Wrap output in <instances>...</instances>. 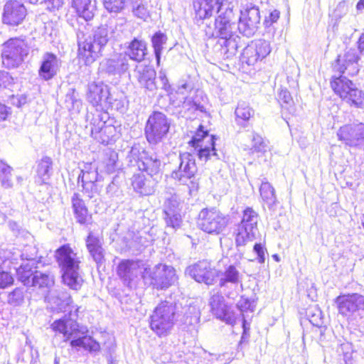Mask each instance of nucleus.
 <instances>
[{
  "label": "nucleus",
  "mask_w": 364,
  "mask_h": 364,
  "mask_svg": "<svg viewBox=\"0 0 364 364\" xmlns=\"http://www.w3.org/2000/svg\"><path fill=\"white\" fill-rule=\"evenodd\" d=\"M124 21L122 18L118 19L114 24L110 21L109 23L102 25L83 41L78 36L79 58L87 65L93 63L102 55L101 52L110 38H120Z\"/></svg>",
  "instance_id": "1"
},
{
  "label": "nucleus",
  "mask_w": 364,
  "mask_h": 364,
  "mask_svg": "<svg viewBox=\"0 0 364 364\" xmlns=\"http://www.w3.org/2000/svg\"><path fill=\"white\" fill-rule=\"evenodd\" d=\"M56 261L62 272L63 283L74 290L81 288L83 283L80 272V260L69 245H63L55 251Z\"/></svg>",
  "instance_id": "2"
},
{
  "label": "nucleus",
  "mask_w": 364,
  "mask_h": 364,
  "mask_svg": "<svg viewBox=\"0 0 364 364\" xmlns=\"http://www.w3.org/2000/svg\"><path fill=\"white\" fill-rule=\"evenodd\" d=\"M170 103L174 107L181 108V113L195 112H204L205 108L204 102L205 99L200 90H193L190 83L184 82L178 86L175 92L169 95Z\"/></svg>",
  "instance_id": "3"
},
{
  "label": "nucleus",
  "mask_w": 364,
  "mask_h": 364,
  "mask_svg": "<svg viewBox=\"0 0 364 364\" xmlns=\"http://www.w3.org/2000/svg\"><path fill=\"white\" fill-rule=\"evenodd\" d=\"M178 305L169 301H164L159 304L149 317L151 329L159 337L168 336L176 321Z\"/></svg>",
  "instance_id": "4"
},
{
  "label": "nucleus",
  "mask_w": 364,
  "mask_h": 364,
  "mask_svg": "<svg viewBox=\"0 0 364 364\" xmlns=\"http://www.w3.org/2000/svg\"><path fill=\"white\" fill-rule=\"evenodd\" d=\"M127 159L131 166H136L138 171L158 177L161 171V161L155 153L141 149L139 146L132 147Z\"/></svg>",
  "instance_id": "5"
},
{
  "label": "nucleus",
  "mask_w": 364,
  "mask_h": 364,
  "mask_svg": "<svg viewBox=\"0 0 364 364\" xmlns=\"http://www.w3.org/2000/svg\"><path fill=\"white\" fill-rule=\"evenodd\" d=\"M228 223V215L215 208H203L198 214L199 228L210 235H220L225 230Z\"/></svg>",
  "instance_id": "6"
},
{
  "label": "nucleus",
  "mask_w": 364,
  "mask_h": 364,
  "mask_svg": "<svg viewBox=\"0 0 364 364\" xmlns=\"http://www.w3.org/2000/svg\"><path fill=\"white\" fill-rule=\"evenodd\" d=\"M331 86L336 94L341 99L356 107L364 105V92L358 89L355 85L346 77L333 75Z\"/></svg>",
  "instance_id": "7"
},
{
  "label": "nucleus",
  "mask_w": 364,
  "mask_h": 364,
  "mask_svg": "<svg viewBox=\"0 0 364 364\" xmlns=\"http://www.w3.org/2000/svg\"><path fill=\"white\" fill-rule=\"evenodd\" d=\"M80 307L72 306L68 315L53 321L50 325L51 329L55 332L63 334L65 341L71 338L74 339L81 332L82 334L87 331V327L80 326L77 322Z\"/></svg>",
  "instance_id": "8"
},
{
  "label": "nucleus",
  "mask_w": 364,
  "mask_h": 364,
  "mask_svg": "<svg viewBox=\"0 0 364 364\" xmlns=\"http://www.w3.org/2000/svg\"><path fill=\"white\" fill-rule=\"evenodd\" d=\"M189 144L197 151L198 159L204 162L215 157L218 159V156L215 148V137L214 135H209L207 130L200 125L189 141Z\"/></svg>",
  "instance_id": "9"
},
{
  "label": "nucleus",
  "mask_w": 364,
  "mask_h": 364,
  "mask_svg": "<svg viewBox=\"0 0 364 364\" xmlns=\"http://www.w3.org/2000/svg\"><path fill=\"white\" fill-rule=\"evenodd\" d=\"M259 215L252 208L244 210L242 218L237 225L235 242L237 246H243L248 241L256 237L258 232L257 223Z\"/></svg>",
  "instance_id": "10"
},
{
  "label": "nucleus",
  "mask_w": 364,
  "mask_h": 364,
  "mask_svg": "<svg viewBox=\"0 0 364 364\" xmlns=\"http://www.w3.org/2000/svg\"><path fill=\"white\" fill-rule=\"evenodd\" d=\"M2 46V63L7 68H17L28 54L26 43L20 38H11Z\"/></svg>",
  "instance_id": "11"
},
{
  "label": "nucleus",
  "mask_w": 364,
  "mask_h": 364,
  "mask_svg": "<svg viewBox=\"0 0 364 364\" xmlns=\"http://www.w3.org/2000/svg\"><path fill=\"white\" fill-rule=\"evenodd\" d=\"M240 17L237 28L242 34L247 37L252 36L257 31L260 23L259 8L252 3L244 4L240 0Z\"/></svg>",
  "instance_id": "12"
},
{
  "label": "nucleus",
  "mask_w": 364,
  "mask_h": 364,
  "mask_svg": "<svg viewBox=\"0 0 364 364\" xmlns=\"http://www.w3.org/2000/svg\"><path fill=\"white\" fill-rule=\"evenodd\" d=\"M143 277L144 279H149L150 284L156 289H168L177 279L174 268L164 264H158L146 270Z\"/></svg>",
  "instance_id": "13"
},
{
  "label": "nucleus",
  "mask_w": 364,
  "mask_h": 364,
  "mask_svg": "<svg viewBox=\"0 0 364 364\" xmlns=\"http://www.w3.org/2000/svg\"><path fill=\"white\" fill-rule=\"evenodd\" d=\"M170 120L164 113L154 112L149 117L146 127L145 135L150 144H157L165 137L170 128Z\"/></svg>",
  "instance_id": "14"
},
{
  "label": "nucleus",
  "mask_w": 364,
  "mask_h": 364,
  "mask_svg": "<svg viewBox=\"0 0 364 364\" xmlns=\"http://www.w3.org/2000/svg\"><path fill=\"white\" fill-rule=\"evenodd\" d=\"M179 159L178 168L172 171L171 178L178 180L182 184H186L190 181L191 183L190 188L197 189L198 183L193 181L197 172L194 156L188 152H184L180 154Z\"/></svg>",
  "instance_id": "15"
},
{
  "label": "nucleus",
  "mask_w": 364,
  "mask_h": 364,
  "mask_svg": "<svg viewBox=\"0 0 364 364\" xmlns=\"http://www.w3.org/2000/svg\"><path fill=\"white\" fill-rule=\"evenodd\" d=\"M235 11L234 6L228 3L225 9L215 18V28L211 36L215 38H228L232 36L235 29Z\"/></svg>",
  "instance_id": "16"
},
{
  "label": "nucleus",
  "mask_w": 364,
  "mask_h": 364,
  "mask_svg": "<svg viewBox=\"0 0 364 364\" xmlns=\"http://www.w3.org/2000/svg\"><path fill=\"white\" fill-rule=\"evenodd\" d=\"M335 303L339 314L350 318L355 313L364 310V295L356 293L340 295L336 298Z\"/></svg>",
  "instance_id": "17"
},
{
  "label": "nucleus",
  "mask_w": 364,
  "mask_h": 364,
  "mask_svg": "<svg viewBox=\"0 0 364 364\" xmlns=\"http://www.w3.org/2000/svg\"><path fill=\"white\" fill-rule=\"evenodd\" d=\"M271 52L269 41L259 39L248 44L242 53L241 60L249 65H253L258 60H261Z\"/></svg>",
  "instance_id": "18"
},
{
  "label": "nucleus",
  "mask_w": 364,
  "mask_h": 364,
  "mask_svg": "<svg viewBox=\"0 0 364 364\" xmlns=\"http://www.w3.org/2000/svg\"><path fill=\"white\" fill-rule=\"evenodd\" d=\"M359 57L355 48H350L343 55H339L333 65V70L339 75L346 73L348 75H355L359 71Z\"/></svg>",
  "instance_id": "19"
},
{
  "label": "nucleus",
  "mask_w": 364,
  "mask_h": 364,
  "mask_svg": "<svg viewBox=\"0 0 364 364\" xmlns=\"http://www.w3.org/2000/svg\"><path fill=\"white\" fill-rule=\"evenodd\" d=\"M27 15V9L23 4L17 0H9L4 6L2 22L9 26H16L21 24Z\"/></svg>",
  "instance_id": "20"
},
{
  "label": "nucleus",
  "mask_w": 364,
  "mask_h": 364,
  "mask_svg": "<svg viewBox=\"0 0 364 364\" xmlns=\"http://www.w3.org/2000/svg\"><path fill=\"white\" fill-rule=\"evenodd\" d=\"M186 274L198 282L211 285L217 277V270L206 260L200 261L186 269Z\"/></svg>",
  "instance_id": "21"
},
{
  "label": "nucleus",
  "mask_w": 364,
  "mask_h": 364,
  "mask_svg": "<svg viewBox=\"0 0 364 364\" xmlns=\"http://www.w3.org/2000/svg\"><path fill=\"white\" fill-rule=\"evenodd\" d=\"M213 314L218 319L227 324L234 325L236 322V316L220 294H213L209 301Z\"/></svg>",
  "instance_id": "22"
},
{
  "label": "nucleus",
  "mask_w": 364,
  "mask_h": 364,
  "mask_svg": "<svg viewBox=\"0 0 364 364\" xmlns=\"http://www.w3.org/2000/svg\"><path fill=\"white\" fill-rule=\"evenodd\" d=\"M156 75L155 70L150 65H136L133 71V77L139 86L150 92L156 90Z\"/></svg>",
  "instance_id": "23"
},
{
  "label": "nucleus",
  "mask_w": 364,
  "mask_h": 364,
  "mask_svg": "<svg viewBox=\"0 0 364 364\" xmlns=\"http://www.w3.org/2000/svg\"><path fill=\"white\" fill-rule=\"evenodd\" d=\"M227 5L223 0H195L193 2L196 17L200 19L210 18L215 13L220 14Z\"/></svg>",
  "instance_id": "24"
},
{
  "label": "nucleus",
  "mask_w": 364,
  "mask_h": 364,
  "mask_svg": "<svg viewBox=\"0 0 364 364\" xmlns=\"http://www.w3.org/2000/svg\"><path fill=\"white\" fill-rule=\"evenodd\" d=\"M140 264L139 260L122 259L117 266V274L125 285L129 286L141 273Z\"/></svg>",
  "instance_id": "25"
},
{
  "label": "nucleus",
  "mask_w": 364,
  "mask_h": 364,
  "mask_svg": "<svg viewBox=\"0 0 364 364\" xmlns=\"http://www.w3.org/2000/svg\"><path fill=\"white\" fill-rule=\"evenodd\" d=\"M157 177L146 176L144 173L139 171L134 173L132 178V186L134 190L141 196H150L155 191L157 183Z\"/></svg>",
  "instance_id": "26"
},
{
  "label": "nucleus",
  "mask_w": 364,
  "mask_h": 364,
  "mask_svg": "<svg viewBox=\"0 0 364 364\" xmlns=\"http://www.w3.org/2000/svg\"><path fill=\"white\" fill-rule=\"evenodd\" d=\"M109 95V88L103 82H92L88 85L87 100L94 107H97L102 102L112 104Z\"/></svg>",
  "instance_id": "27"
},
{
  "label": "nucleus",
  "mask_w": 364,
  "mask_h": 364,
  "mask_svg": "<svg viewBox=\"0 0 364 364\" xmlns=\"http://www.w3.org/2000/svg\"><path fill=\"white\" fill-rule=\"evenodd\" d=\"M60 65L61 61L56 55L47 52L42 57L38 75L44 80H49L57 75Z\"/></svg>",
  "instance_id": "28"
},
{
  "label": "nucleus",
  "mask_w": 364,
  "mask_h": 364,
  "mask_svg": "<svg viewBox=\"0 0 364 364\" xmlns=\"http://www.w3.org/2000/svg\"><path fill=\"white\" fill-rule=\"evenodd\" d=\"M86 246L90 256L97 264H102L105 261V251L102 240L99 237L90 232L86 239Z\"/></svg>",
  "instance_id": "29"
},
{
  "label": "nucleus",
  "mask_w": 364,
  "mask_h": 364,
  "mask_svg": "<svg viewBox=\"0 0 364 364\" xmlns=\"http://www.w3.org/2000/svg\"><path fill=\"white\" fill-rule=\"evenodd\" d=\"M217 277H219V285L221 287H225L228 284L237 285L242 282V274L233 264L225 267L223 271L217 272Z\"/></svg>",
  "instance_id": "30"
},
{
  "label": "nucleus",
  "mask_w": 364,
  "mask_h": 364,
  "mask_svg": "<svg viewBox=\"0 0 364 364\" xmlns=\"http://www.w3.org/2000/svg\"><path fill=\"white\" fill-rule=\"evenodd\" d=\"M146 43L143 40L134 38L128 45L124 51L129 59L136 62H141L146 55Z\"/></svg>",
  "instance_id": "31"
},
{
  "label": "nucleus",
  "mask_w": 364,
  "mask_h": 364,
  "mask_svg": "<svg viewBox=\"0 0 364 364\" xmlns=\"http://www.w3.org/2000/svg\"><path fill=\"white\" fill-rule=\"evenodd\" d=\"M359 124H347L340 128L337 135L341 141L350 146H359Z\"/></svg>",
  "instance_id": "32"
},
{
  "label": "nucleus",
  "mask_w": 364,
  "mask_h": 364,
  "mask_svg": "<svg viewBox=\"0 0 364 364\" xmlns=\"http://www.w3.org/2000/svg\"><path fill=\"white\" fill-rule=\"evenodd\" d=\"M86 333L82 334L81 332L78 333V336L72 339L70 344L73 348L80 347L88 351L90 353H95L100 350V344L95 340L92 336H87Z\"/></svg>",
  "instance_id": "33"
},
{
  "label": "nucleus",
  "mask_w": 364,
  "mask_h": 364,
  "mask_svg": "<svg viewBox=\"0 0 364 364\" xmlns=\"http://www.w3.org/2000/svg\"><path fill=\"white\" fill-rule=\"evenodd\" d=\"M118 134L117 128L112 124H106L99 129L95 130L91 136L102 144H109L115 141Z\"/></svg>",
  "instance_id": "34"
},
{
  "label": "nucleus",
  "mask_w": 364,
  "mask_h": 364,
  "mask_svg": "<svg viewBox=\"0 0 364 364\" xmlns=\"http://www.w3.org/2000/svg\"><path fill=\"white\" fill-rule=\"evenodd\" d=\"M72 5L80 18L89 21L94 17L96 10L95 0H72Z\"/></svg>",
  "instance_id": "35"
},
{
  "label": "nucleus",
  "mask_w": 364,
  "mask_h": 364,
  "mask_svg": "<svg viewBox=\"0 0 364 364\" xmlns=\"http://www.w3.org/2000/svg\"><path fill=\"white\" fill-rule=\"evenodd\" d=\"M72 205L77 223L85 225L91 220V215H88L87 209L83 200L80 198L79 193H74L72 197Z\"/></svg>",
  "instance_id": "36"
},
{
  "label": "nucleus",
  "mask_w": 364,
  "mask_h": 364,
  "mask_svg": "<svg viewBox=\"0 0 364 364\" xmlns=\"http://www.w3.org/2000/svg\"><path fill=\"white\" fill-rule=\"evenodd\" d=\"M248 138L251 141L250 145H245V151H248L250 154H257V156L264 154L268 149V141L263 139L262 136L255 133L251 132L248 134Z\"/></svg>",
  "instance_id": "37"
},
{
  "label": "nucleus",
  "mask_w": 364,
  "mask_h": 364,
  "mask_svg": "<svg viewBox=\"0 0 364 364\" xmlns=\"http://www.w3.org/2000/svg\"><path fill=\"white\" fill-rule=\"evenodd\" d=\"M176 201L169 200L165 204L164 219L168 226L173 228H178L181 223V216L176 209Z\"/></svg>",
  "instance_id": "38"
},
{
  "label": "nucleus",
  "mask_w": 364,
  "mask_h": 364,
  "mask_svg": "<svg viewBox=\"0 0 364 364\" xmlns=\"http://www.w3.org/2000/svg\"><path fill=\"white\" fill-rule=\"evenodd\" d=\"M53 161L49 156L41 159L37 166V182L40 184L48 183L52 173Z\"/></svg>",
  "instance_id": "39"
},
{
  "label": "nucleus",
  "mask_w": 364,
  "mask_h": 364,
  "mask_svg": "<svg viewBox=\"0 0 364 364\" xmlns=\"http://www.w3.org/2000/svg\"><path fill=\"white\" fill-rule=\"evenodd\" d=\"M53 284L54 277L53 275L38 271L34 272L31 286L42 289L44 292H48Z\"/></svg>",
  "instance_id": "40"
},
{
  "label": "nucleus",
  "mask_w": 364,
  "mask_h": 364,
  "mask_svg": "<svg viewBox=\"0 0 364 364\" xmlns=\"http://www.w3.org/2000/svg\"><path fill=\"white\" fill-rule=\"evenodd\" d=\"M259 193L263 202L272 208L277 203V196L274 187L265 178L262 181Z\"/></svg>",
  "instance_id": "41"
},
{
  "label": "nucleus",
  "mask_w": 364,
  "mask_h": 364,
  "mask_svg": "<svg viewBox=\"0 0 364 364\" xmlns=\"http://www.w3.org/2000/svg\"><path fill=\"white\" fill-rule=\"evenodd\" d=\"M108 118V113L102 112L96 110L95 113H87L86 116L87 122L89 124L86 125V129H90V134L95 132V130L99 129L107 124L106 119Z\"/></svg>",
  "instance_id": "42"
},
{
  "label": "nucleus",
  "mask_w": 364,
  "mask_h": 364,
  "mask_svg": "<svg viewBox=\"0 0 364 364\" xmlns=\"http://www.w3.org/2000/svg\"><path fill=\"white\" fill-rule=\"evenodd\" d=\"M167 41V36L161 31L156 32L151 38V43L154 48V55L156 60V63L159 65L161 55L164 50V45Z\"/></svg>",
  "instance_id": "43"
},
{
  "label": "nucleus",
  "mask_w": 364,
  "mask_h": 364,
  "mask_svg": "<svg viewBox=\"0 0 364 364\" xmlns=\"http://www.w3.org/2000/svg\"><path fill=\"white\" fill-rule=\"evenodd\" d=\"M221 53L225 58H230L234 56L237 52V42L236 38L232 36L221 38Z\"/></svg>",
  "instance_id": "44"
},
{
  "label": "nucleus",
  "mask_w": 364,
  "mask_h": 364,
  "mask_svg": "<svg viewBox=\"0 0 364 364\" xmlns=\"http://www.w3.org/2000/svg\"><path fill=\"white\" fill-rule=\"evenodd\" d=\"M98 173L97 168L92 166L90 164L84 165L83 168L77 177V184L85 182H96L97 181Z\"/></svg>",
  "instance_id": "45"
},
{
  "label": "nucleus",
  "mask_w": 364,
  "mask_h": 364,
  "mask_svg": "<svg viewBox=\"0 0 364 364\" xmlns=\"http://www.w3.org/2000/svg\"><path fill=\"white\" fill-rule=\"evenodd\" d=\"M13 168L4 161H0V182L4 188H10L13 186L12 174Z\"/></svg>",
  "instance_id": "46"
},
{
  "label": "nucleus",
  "mask_w": 364,
  "mask_h": 364,
  "mask_svg": "<svg viewBox=\"0 0 364 364\" xmlns=\"http://www.w3.org/2000/svg\"><path fill=\"white\" fill-rule=\"evenodd\" d=\"M236 121L238 124H242L250 119L253 115L254 111L245 102H240L235 111Z\"/></svg>",
  "instance_id": "47"
},
{
  "label": "nucleus",
  "mask_w": 364,
  "mask_h": 364,
  "mask_svg": "<svg viewBox=\"0 0 364 364\" xmlns=\"http://www.w3.org/2000/svg\"><path fill=\"white\" fill-rule=\"evenodd\" d=\"M18 279L26 286H31L34 272L28 264H21L16 270Z\"/></svg>",
  "instance_id": "48"
},
{
  "label": "nucleus",
  "mask_w": 364,
  "mask_h": 364,
  "mask_svg": "<svg viewBox=\"0 0 364 364\" xmlns=\"http://www.w3.org/2000/svg\"><path fill=\"white\" fill-rule=\"evenodd\" d=\"M65 106L68 109H76L77 111L82 107V102L78 97L75 89H70L65 95Z\"/></svg>",
  "instance_id": "49"
},
{
  "label": "nucleus",
  "mask_w": 364,
  "mask_h": 364,
  "mask_svg": "<svg viewBox=\"0 0 364 364\" xmlns=\"http://www.w3.org/2000/svg\"><path fill=\"white\" fill-rule=\"evenodd\" d=\"M118 154L114 151H109L106 154L105 159V168L108 173H114L118 168Z\"/></svg>",
  "instance_id": "50"
},
{
  "label": "nucleus",
  "mask_w": 364,
  "mask_h": 364,
  "mask_svg": "<svg viewBox=\"0 0 364 364\" xmlns=\"http://www.w3.org/2000/svg\"><path fill=\"white\" fill-rule=\"evenodd\" d=\"M113 60L115 61L117 75H122L129 70V60L124 53L117 55Z\"/></svg>",
  "instance_id": "51"
},
{
  "label": "nucleus",
  "mask_w": 364,
  "mask_h": 364,
  "mask_svg": "<svg viewBox=\"0 0 364 364\" xmlns=\"http://www.w3.org/2000/svg\"><path fill=\"white\" fill-rule=\"evenodd\" d=\"M126 0H104L105 9L110 13H118L125 7Z\"/></svg>",
  "instance_id": "52"
},
{
  "label": "nucleus",
  "mask_w": 364,
  "mask_h": 364,
  "mask_svg": "<svg viewBox=\"0 0 364 364\" xmlns=\"http://www.w3.org/2000/svg\"><path fill=\"white\" fill-rule=\"evenodd\" d=\"M23 301V291L21 288H16L8 294L7 301L14 306H19Z\"/></svg>",
  "instance_id": "53"
},
{
  "label": "nucleus",
  "mask_w": 364,
  "mask_h": 364,
  "mask_svg": "<svg viewBox=\"0 0 364 364\" xmlns=\"http://www.w3.org/2000/svg\"><path fill=\"white\" fill-rule=\"evenodd\" d=\"M279 101L284 108L289 109L293 105V99L287 89H281L278 95Z\"/></svg>",
  "instance_id": "54"
},
{
  "label": "nucleus",
  "mask_w": 364,
  "mask_h": 364,
  "mask_svg": "<svg viewBox=\"0 0 364 364\" xmlns=\"http://www.w3.org/2000/svg\"><path fill=\"white\" fill-rule=\"evenodd\" d=\"M100 70L109 75H117L115 61L113 58L105 59L100 63Z\"/></svg>",
  "instance_id": "55"
},
{
  "label": "nucleus",
  "mask_w": 364,
  "mask_h": 364,
  "mask_svg": "<svg viewBox=\"0 0 364 364\" xmlns=\"http://www.w3.org/2000/svg\"><path fill=\"white\" fill-rule=\"evenodd\" d=\"M14 277L11 274L5 271L0 266V289H5L14 283Z\"/></svg>",
  "instance_id": "56"
},
{
  "label": "nucleus",
  "mask_w": 364,
  "mask_h": 364,
  "mask_svg": "<svg viewBox=\"0 0 364 364\" xmlns=\"http://www.w3.org/2000/svg\"><path fill=\"white\" fill-rule=\"evenodd\" d=\"M280 17V12L277 9H273L270 11L264 17V26L265 28L271 27L274 23H277Z\"/></svg>",
  "instance_id": "57"
},
{
  "label": "nucleus",
  "mask_w": 364,
  "mask_h": 364,
  "mask_svg": "<svg viewBox=\"0 0 364 364\" xmlns=\"http://www.w3.org/2000/svg\"><path fill=\"white\" fill-rule=\"evenodd\" d=\"M132 11L134 15L137 18L145 20L149 17V11L144 3H139L136 5L132 6Z\"/></svg>",
  "instance_id": "58"
},
{
  "label": "nucleus",
  "mask_w": 364,
  "mask_h": 364,
  "mask_svg": "<svg viewBox=\"0 0 364 364\" xmlns=\"http://www.w3.org/2000/svg\"><path fill=\"white\" fill-rule=\"evenodd\" d=\"M14 83V79L7 72H0V87H9Z\"/></svg>",
  "instance_id": "59"
},
{
  "label": "nucleus",
  "mask_w": 364,
  "mask_h": 364,
  "mask_svg": "<svg viewBox=\"0 0 364 364\" xmlns=\"http://www.w3.org/2000/svg\"><path fill=\"white\" fill-rule=\"evenodd\" d=\"M254 252L257 255V260L259 263H264L266 259V248L261 243H256L253 247Z\"/></svg>",
  "instance_id": "60"
},
{
  "label": "nucleus",
  "mask_w": 364,
  "mask_h": 364,
  "mask_svg": "<svg viewBox=\"0 0 364 364\" xmlns=\"http://www.w3.org/2000/svg\"><path fill=\"white\" fill-rule=\"evenodd\" d=\"M38 3H45L48 10L53 11L63 6V0H40Z\"/></svg>",
  "instance_id": "61"
},
{
  "label": "nucleus",
  "mask_w": 364,
  "mask_h": 364,
  "mask_svg": "<svg viewBox=\"0 0 364 364\" xmlns=\"http://www.w3.org/2000/svg\"><path fill=\"white\" fill-rule=\"evenodd\" d=\"M188 312L186 311L185 315L187 317L191 318L190 322H196L199 319L200 312L199 310L195 306H190L188 309Z\"/></svg>",
  "instance_id": "62"
},
{
  "label": "nucleus",
  "mask_w": 364,
  "mask_h": 364,
  "mask_svg": "<svg viewBox=\"0 0 364 364\" xmlns=\"http://www.w3.org/2000/svg\"><path fill=\"white\" fill-rule=\"evenodd\" d=\"M309 316H310V322L316 326L322 325L321 311L319 309L316 310V313L311 314V311H309Z\"/></svg>",
  "instance_id": "63"
},
{
  "label": "nucleus",
  "mask_w": 364,
  "mask_h": 364,
  "mask_svg": "<svg viewBox=\"0 0 364 364\" xmlns=\"http://www.w3.org/2000/svg\"><path fill=\"white\" fill-rule=\"evenodd\" d=\"M81 186L82 188V190L88 193V196L90 198L92 197V193L95 192L97 191V186L95 184V182H85V183H80Z\"/></svg>",
  "instance_id": "64"
}]
</instances>
